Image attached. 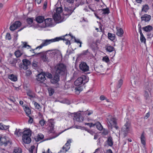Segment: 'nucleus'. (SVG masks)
<instances>
[{
    "label": "nucleus",
    "mask_w": 153,
    "mask_h": 153,
    "mask_svg": "<svg viewBox=\"0 0 153 153\" xmlns=\"http://www.w3.org/2000/svg\"><path fill=\"white\" fill-rule=\"evenodd\" d=\"M55 69V72L53 78L51 80L50 82L51 83L55 84V87L57 88L59 87L58 82L59 81V76L65 74L66 67L63 63H59L56 65Z\"/></svg>",
    "instance_id": "1"
},
{
    "label": "nucleus",
    "mask_w": 153,
    "mask_h": 153,
    "mask_svg": "<svg viewBox=\"0 0 153 153\" xmlns=\"http://www.w3.org/2000/svg\"><path fill=\"white\" fill-rule=\"evenodd\" d=\"M32 131L30 129H26L23 131V134L22 136V140L25 144H29L31 142L30 138Z\"/></svg>",
    "instance_id": "2"
},
{
    "label": "nucleus",
    "mask_w": 153,
    "mask_h": 153,
    "mask_svg": "<svg viewBox=\"0 0 153 153\" xmlns=\"http://www.w3.org/2000/svg\"><path fill=\"white\" fill-rule=\"evenodd\" d=\"M88 81V78L85 75H82L80 77L78 78L74 82V85L76 86H80L82 84H85Z\"/></svg>",
    "instance_id": "3"
},
{
    "label": "nucleus",
    "mask_w": 153,
    "mask_h": 153,
    "mask_svg": "<svg viewBox=\"0 0 153 153\" xmlns=\"http://www.w3.org/2000/svg\"><path fill=\"white\" fill-rule=\"evenodd\" d=\"M131 125L129 121H127L126 123L122 128V133L124 135V137H126L128 133L130 131Z\"/></svg>",
    "instance_id": "4"
},
{
    "label": "nucleus",
    "mask_w": 153,
    "mask_h": 153,
    "mask_svg": "<svg viewBox=\"0 0 153 153\" xmlns=\"http://www.w3.org/2000/svg\"><path fill=\"white\" fill-rule=\"evenodd\" d=\"M61 39L60 38H57L56 37L54 39H50L44 40H43L42 43L40 46H38L37 48H39V49L41 48L44 46H47L52 42L59 41Z\"/></svg>",
    "instance_id": "5"
},
{
    "label": "nucleus",
    "mask_w": 153,
    "mask_h": 153,
    "mask_svg": "<svg viewBox=\"0 0 153 153\" xmlns=\"http://www.w3.org/2000/svg\"><path fill=\"white\" fill-rule=\"evenodd\" d=\"M22 63L21 62L19 63V67L25 70L28 69V66L30 64V62L27 59H25L22 60Z\"/></svg>",
    "instance_id": "6"
},
{
    "label": "nucleus",
    "mask_w": 153,
    "mask_h": 153,
    "mask_svg": "<svg viewBox=\"0 0 153 153\" xmlns=\"http://www.w3.org/2000/svg\"><path fill=\"white\" fill-rule=\"evenodd\" d=\"M32 56H39L41 60L44 62H48L49 61L48 57L46 54L42 52L35 53V54L32 55Z\"/></svg>",
    "instance_id": "7"
},
{
    "label": "nucleus",
    "mask_w": 153,
    "mask_h": 153,
    "mask_svg": "<svg viewBox=\"0 0 153 153\" xmlns=\"http://www.w3.org/2000/svg\"><path fill=\"white\" fill-rule=\"evenodd\" d=\"M8 61L11 66L16 67V64L17 63L19 66V63L21 61V60L19 58H13L10 57L8 59Z\"/></svg>",
    "instance_id": "8"
},
{
    "label": "nucleus",
    "mask_w": 153,
    "mask_h": 153,
    "mask_svg": "<svg viewBox=\"0 0 153 153\" xmlns=\"http://www.w3.org/2000/svg\"><path fill=\"white\" fill-rule=\"evenodd\" d=\"M22 25L21 23L19 21H16L11 25L9 27L10 30L14 31L19 27Z\"/></svg>",
    "instance_id": "9"
},
{
    "label": "nucleus",
    "mask_w": 153,
    "mask_h": 153,
    "mask_svg": "<svg viewBox=\"0 0 153 153\" xmlns=\"http://www.w3.org/2000/svg\"><path fill=\"white\" fill-rule=\"evenodd\" d=\"M80 69L83 72H85L88 71L89 70V67L87 64L84 62H82L79 65Z\"/></svg>",
    "instance_id": "10"
},
{
    "label": "nucleus",
    "mask_w": 153,
    "mask_h": 153,
    "mask_svg": "<svg viewBox=\"0 0 153 153\" xmlns=\"http://www.w3.org/2000/svg\"><path fill=\"white\" fill-rule=\"evenodd\" d=\"M73 119L74 121L79 122H81L83 120V117L80 113L76 114L74 113V114Z\"/></svg>",
    "instance_id": "11"
},
{
    "label": "nucleus",
    "mask_w": 153,
    "mask_h": 153,
    "mask_svg": "<svg viewBox=\"0 0 153 153\" xmlns=\"http://www.w3.org/2000/svg\"><path fill=\"white\" fill-rule=\"evenodd\" d=\"M44 74V72H42L37 75L36 79L37 81L41 82L45 81L46 78Z\"/></svg>",
    "instance_id": "12"
},
{
    "label": "nucleus",
    "mask_w": 153,
    "mask_h": 153,
    "mask_svg": "<svg viewBox=\"0 0 153 153\" xmlns=\"http://www.w3.org/2000/svg\"><path fill=\"white\" fill-rule=\"evenodd\" d=\"M71 143V140H68L67 143L65 144V145L62 147L63 152H66L68 151L70 149L71 146L70 143Z\"/></svg>",
    "instance_id": "13"
},
{
    "label": "nucleus",
    "mask_w": 153,
    "mask_h": 153,
    "mask_svg": "<svg viewBox=\"0 0 153 153\" xmlns=\"http://www.w3.org/2000/svg\"><path fill=\"white\" fill-rule=\"evenodd\" d=\"M151 16L149 15L145 14L141 17V21H144L145 22H149L151 19Z\"/></svg>",
    "instance_id": "14"
},
{
    "label": "nucleus",
    "mask_w": 153,
    "mask_h": 153,
    "mask_svg": "<svg viewBox=\"0 0 153 153\" xmlns=\"http://www.w3.org/2000/svg\"><path fill=\"white\" fill-rule=\"evenodd\" d=\"M52 19L51 18H48L44 20L45 25L44 27H51L52 25Z\"/></svg>",
    "instance_id": "15"
},
{
    "label": "nucleus",
    "mask_w": 153,
    "mask_h": 153,
    "mask_svg": "<svg viewBox=\"0 0 153 153\" xmlns=\"http://www.w3.org/2000/svg\"><path fill=\"white\" fill-rule=\"evenodd\" d=\"M109 123L111 125H113V127L116 129H117L119 127L117 125V122L116 119L114 118H112L110 119V121L108 120Z\"/></svg>",
    "instance_id": "16"
},
{
    "label": "nucleus",
    "mask_w": 153,
    "mask_h": 153,
    "mask_svg": "<svg viewBox=\"0 0 153 153\" xmlns=\"http://www.w3.org/2000/svg\"><path fill=\"white\" fill-rule=\"evenodd\" d=\"M10 143V141L6 140V137H1L0 138V144L1 145H4L5 146H6L8 143Z\"/></svg>",
    "instance_id": "17"
},
{
    "label": "nucleus",
    "mask_w": 153,
    "mask_h": 153,
    "mask_svg": "<svg viewBox=\"0 0 153 153\" xmlns=\"http://www.w3.org/2000/svg\"><path fill=\"white\" fill-rule=\"evenodd\" d=\"M142 29L144 31L149 33L152 30L153 28L152 26L150 25H148L143 27Z\"/></svg>",
    "instance_id": "18"
},
{
    "label": "nucleus",
    "mask_w": 153,
    "mask_h": 153,
    "mask_svg": "<svg viewBox=\"0 0 153 153\" xmlns=\"http://www.w3.org/2000/svg\"><path fill=\"white\" fill-rule=\"evenodd\" d=\"M74 10V9L72 10V8L71 7H65L64 9V10L66 12V13L64 14V15L65 16H69L71 15L73 11Z\"/></svg>",
    "instance_id": "19"
},
{
    "label": "nucleus",
    "mask_w": 153,
    "mask_h": 153,
    "mask_svg": "<svg viewBox=\"0 0 153 153\" xmlns=\"http://www.w3.org/2000/svg\"><path fill=\"white\" fill-rule=\"evenodd\" d=\"M44 135L41 134H39L37 136H35L34 139L36 142H38L44 138Z\"/></svg>",
    "instance_id": "20"
},
{
    "label": "nucleus",
    "mask_w": 153,
    "mask_h": 153,
    "mask_svg": "<svg viewBox=\"0 0 153 153\" xmlns=\"http://www.w3.org/2000/svg\"><path fill=\"white\" fill-rule=\"evenodd\" d=\"M68 34H66L65 35L59 37H57V38H60L62 39H60V40H63L64 42L65 41V43L66 45H71V43L69 40H68V39H65V36H68Z\"/></svg>",
    "instance_id": "21"
},
{
    "label": "nucleus",
    "mask_w": 153,
    "mask_h": 153,
    "mask_svg": "<svg viewBox=\"0 0 153 153\" xmlns=\"http://www.w3.org/2000/svg\"><path fill=\"white\" fill-rule=\"evenodd\" d=\"M44 20V17L42 16H39L36 18V21L39 23L42 22Z\"/></svg>",
    "instance_id": "22"
},
{
    "label": "nucleus",
    "mask_w": 153,
    "mask_h": 153,
    "mask_svg": "<svg viewBox=\"0 0 153 153\" xmlns=\"http://www.w3.org/2000/svg\"><path fill=\"white\" fill-rule=\"evenodd\" d=\"M14 134L18 137H19L23 134V131L20 129H17L16 128V131L14 132Z\"/></svg>",
    "instance_id": "23"
},
{
    "label": "nucleus",
    "mask_w": 153,
    "mask_h": 153,
    "mask_svg": "<svg viewBox=\"0 0 153 153\" xmlns=\"http://www.w3.org/2000/svg\"><path fill=\"white\" fill-rule=\"evenodd\" d=\"M108 145L110 146H112L113 145V142L112 138L110 136L108 137V139L106 141Z\"/></svg>",
    "instance_id": "24"
},
{
    "label": "nucleus",
    "mask_w": 153,
    "mask_h": 153,
    "mask_svg": "<svg viewBox=\"0 0 153 153\" xmlns=\"http://www.w3.org/2000/svg\"><path fill=\"white\" fill-rule=\"evenodd\" d=\"M94 124V126H96V128L99 130L101 131L102 130L103 127L99 122H97L95 123Z\"/></svg>",
    "instance_id": "25"
},
{
    "label": "nucleus",
    "mask_w": 153,
    "mask_h": 153,
    "mask_svg": "<svg viewBox=\"0 0 153 153\" xmlns=\"http://www.w3.org/2000/svg\"><path fill=\"white\" fill-rule=\"evenodd\" d=\"M8 78L9 79L14 82H15L17 80V76L13 74L9 75Z\"/></svg>",
    "instance_id": "26"
},
{
    "label": "nucleus",
    "mask_w": 153,
    "mask_h": 153,
    "mask_svg": "<svg viewBox=\"0 0 153 153\" xmlns=\"http://www.w3.org/2000/svg\"><path fill=\"white\" fill-rule=\"evenodd\" d=\"M141 142L142 144L145 146L146 145V138L144 135V132H143L140 137Z\"/></svg>",
    "instance_id": "27"
},
{
    "label": "nucleus",
    "mask_w": 153,
    "mask_h": 153,
    "mask_svg": "<svg viewBox=\"0 0 153 153\" xmlns=\"http://www.w3.org/2000/svg\"><path fill=\"white\" fill-rule=\"evenodd\" d=\"M27 95L31 98H33L35 97V94L31 90H28L27 92Z\"/></svg>",
    "instance_id": "28"
},
{
    "label": "nucleus",
    "mask_w": 153,
    "mask_h": 153,
    "mask_svg": "<svg viewBox=\"0 0 153 153\" xmlns=\"http://www.w3.org/2000/svg\"><path fill=\"white\" fill-rule=\"evenodd\" d=\"M124 33V32L123 29L122 28H120L119 29H117V34L118 36L122 37L123 34Z\"/></svg>",
    "instance_id": "29"
},
{
    "label": "nucleus",
    "mask_w": 153,
    "mask_h": 153,
    "mask_svg": "<svg viewBox=\"0 0 153 153\" xmlns=\"http://www.w3.org/2000/svg\"><path fill=\"white\" fill-rule=\"evenodd\" d=\"M108 38L112 41H114L115 39V35L114 34L108 33Z\"/></svg>",
    "instance_id": "30"
},
{
    "label": "nucleus",
    "mask_w": 153,
    "mask_h": 153,
    "mask_svg": "<svg viewBox=\"0 0 153 153\" xmlns=\"http://www.w3.org/2000/svg\"><path fill=\"white\" fill-rule=\"evenodd\" d=\"M106 50L109 52H111L114 50V48L111 45H107L106 46Z\"/></svg>",
    "instance_id": "31"
},
{
    "label": "nucleus",
    "mask_w": 153,
    "mask_h": 153,
    "mask_svg": "<svg viewBox=\"0 0 153 153\" xmlns=\"http://www.w3.org/2000/svg\"><path fill=\"white\" fill-rule=\"evenodd\" d=\"M24 110L25 113L27 114V116H29V115L31 114V110L28 107L25 106L24 108Z\"/></svg>",
    "instance_id": "32"
},
{
    "label": "nucleus",
    "mask_w": 153,
    "mask_h": 153,
    "mask_svg": "<svg viewBox=\"0 0 153 153\" xmlns=\"http://www.w3.org/2000/svg\"><path fill=\"white\" fill-rule=\"evenodd\" d=\"M48 91L50 96H51L54 93V89L51 87H49L48 88Z\"/></svg>",
    "instance_id": "33"
},
{
    "label": "nucleus",
    "mask_w": 153,
    "mask_h": 153,
    "mask_svg": "<svg viewBox=\"0 0 153 153\" xmlns=\"http://www.w3.org/2000/svg\"><path fill=\"white\" fill-rule=\"evenodd\" d=\"M49 126L50 130H49V132L50 133H53L54 132V125L53 123V122L50 123V124H49Z\"/></svg>",
    "instance_id": "34"
},
{
    "label": "nucleus",
    "mask_w": 153,
    "mask_h": 153,
    "mask_svg": "<svg viewBox=\"0 0 153 153\" xmlns=\"http://www.w3.org/2000/svg\"><path fill=\"white\" fill-rule=\"evenodd\" d=\"M22 152V149L20 148L15 147L13 153H21Z\"/></svg>",
    "instance_id": "35"
},
{
    "label": "nucleus",
    "mask_w": 153,
    "mask_h": 153,
    "mask_svg": "<svg viewBox=\"0 0 153 153\" xmlns=\"http://www.w3.org/2000/svg\"><path fill=\"white\" fill-rule=\"evenodd\" d=\"M9 128V126H5L2 123H0V130H7Z\"/></svg>",
    "instance_id": "36"
},
{
    "label": "nucleus",
    "mask_w": 153,
    "mask_h": 153,
    "mask_svg": "<svg viewBox=\"0 0 153 153\" xmlns=\"http://www.w3.org/2000/svg\"><path fill=\"white\" fill-rule=\"evenodd\" d=\"M123 84V80L122 79H120L117 82L116 88L117 89L120 88Z\"/></svg>",
    "instance_id": "37"
},
{
    "label": "nucleus",
    "mask_w": 153,
    "mask_h": 153,
    "mask_svg": "<svg viewBox=\"0 0 153 153\" xmlns=\"http://www.w3.org/2000/svg\"><path fill=\"white\" fill-rule=\"evenodd\" d=\"M149 9V6L147 4H145V5L143 6V8L142 9V11L146 12Z\"/></svg>",
    "instance_id": "38"
},
{
    "label": "nucleus",
    "mask_w": 153,
    "mask_h": 153,
    "mask_svg": "<svg viewBox=\"0 0 153 153\" xmlns=\"http://www.w3.org/2000/svg\"><path fill=\"white\" fill-rule=\"evenodd\" d=\"M53 19L55 21H58L60 19V15L59 14L55 13L53 16Z\"/></svg>",
    "instance_id": "39"
},
{
    "label": "nucleus",
    "mask_w": 153,
    "mask_h": 153,
    "mask_svg": "<svg viewBox=\"0 0 153 153\" xmlns=\"http://www.w3.org/2000/svg\"><path fill=\"white\" fill-rule=\"evenodd\" d=\"M44 74L45 75V76H46L47 77L51 79V80L53 78L51 74L50 73L46 72V73L44 72Z\"/></svg>",
    "instance_id": "40"
},
{
    "label": "nucleus",
    "mask_w": 153,
    "mask_h": 153,
    "mask_svg": "<svg viewBox=\"0 0 153 153\" xmlns=\"http://www.w3.org/2000/svg\"><path fill=\"white\" fill-rule=\"evenodd\" d=\"M102 11H103L102 14H108L110 13V10L108 8H107L105 9H102L101 10Z\"/></svg>",
    "instance_id": "41"
},
{
    "label": "nucleus",
    "mask_w": 153,
    "mask_h": 153,
    "mask_svg": "<svg viewBox=\"0 0 153 153\" xmlns=\"http://www.w3.org/2000/svg\"><path fill=\"white\" fill-rule=\"evenodd\" d=\"M15 55L16 56V58H18V57H20L22 55V53H21L20 51L17 50L15 52Z\"/></svg>",
    "instance_id": "42"
},
{
    "label": "nucleus",
    "mask_w": 153,
    "mask_h": 153,
    "mask_svg": "<svg viewBox=\"0 0 153 153\" xmlns=\"http://www.w3.org/2000/svg\"><path fill=\"white\" fill-rule=\"evenodd\" d=\"M140 41L141 42L146 44V39L143 34L140 35Z\"/></svg>",
    "instance_id": "43"
},
{
    "label": "nucleus",
    "mask_w": 153,
    "mask_h": 153,
    "mask_svg": "<svg viewBox=\"0 0 153 153\" xmlns=\"http://www.w3.org/2000/svg\"><path fill=\"white\" fill-rule=\"evenodd\" d=\"M62 8L61 7H57L56 9V13L59 14L62 13Z\"/></svg>",
    "instance_id": "44"
},
{
    "label": "nucleus",
    "mask_w": 153,
    "mask_h": 153,
    "mask_svg": "<svg viewBox=\"0 0 153 153\" xmlns=\"http://www.w3.org/2000/svg\"><path fill=\"white\" fill-rule=\"evenodd\" d=\"M38 62L35 61L33 62L32 66L34 68L36 69L38 68Z\"/></svg>",
    "instance_id": "45"
},
{
    "label": "nucleus",
    "mask_w": 153,
    "mask_h": 153,
    "mask_svg": "<svg viewBox=\"0 0 153 153\" xmlns=\"http://www.w3.org/2000/svg\"><path fill=\"white\" fill-rule=\"evenodd\" d=\"M26 21L28 24L29 25L33 23V18H27L26 19Z\"/></svg>",
    "instance_id": "46"
},
{
    "label": "nucleus",
    "mask_w": 153,
    "mask_h": 153,
    "mask_svg": "<svg viewBox=\"0 0 153 153\" xmlns=\"http://www.w3.org/2000/svg\"><path fill=\"white\" fill-rule=\"evenodd\" d=\"M23 45L22 47V48H26L27 47L28 48H27V49L31 48V46L27 44V43L25 42H24L23 43Z\"/></svg>",
    "instance_id": "47"
},
{
    "label": "nucleus",
    "mask_w": 153,
    "mask_h": 153,
    "mask_svg": "<svg viewBox=\"0 0 153 153\" xmlns=\"http://www.w3.org/2000/svg\"><path fill=\"white\" fill-rule=\"evenodd\" d=\"M84 128L85 130L87 131L89 133L92 135H93L95 133L94 131H92V130L88 129L85 127H84Z\"/></svg>",
    "instance_id": "48"
},
{
    "label": "nucleus",
    "mask_w": 153,
    "mask_h": 153,
    "mask_svg": "<svg viewBox=\"0 0 153 153\" xmlns=\"http://www.w3.org/2000/svg\"><path fill=\"white\" fill-rule=\"evenodd\" d=\"M102 60L107 63L108 62L110 61L108 57L107 56H105L103 57Z\"/></svg>",
    "instance_id": "49"
},
{
    "label": "nucleus",
    "mask_w": 153,
    "mask_h": 153,
    "mask_svg": "<svg viewBox=\"0 0 153 153\" xmlns=\"http://www.w3.org/2000/svg\"><path fill=\"white\" fill-rule=\"evenodd\" d=\"M108 133V131L105 128L103 129V132L102 133V134L103 135H106Z\"/></svg>",
    "instance_id": "50"
},
{
    "label": "nucleus",
    "mask_w": 153,
    "mask_h": 153,
    "mask_svg": "<svg viewBox=\"0 0 153 153\" xmlns=\"http://www.w3.org/2000/svg\"><path fill=\"white\" fill-rule=\"evenodd\" d=\"M45 121L44 120V119H42L39 121V123L42 126H43L45 124Z\"/></svg>",
    "instance_id": "51"
},
{
    "label": "nucleus",
    "mask_w": 153,
    "mask_h": 153,
    "mask_svg": "<svg viewBox=\"0 0 153 153\" xmlns=\"http://www.w3.org/2000/svg\"><path fill=\"white\" fill-rule=\"evenodd\" d=\"M34 105L35 107V108L36 109H39L40 108V105L37 102H35L34 103Z\"/></svg>",
    "instance_id": "52"
},
{
    "label": "nucleus",
    "mask_w": 153,
    "mask_h": 153,
    "mask_svg": "<svg viewBox=\"0 0 153 153\" xmlns=\"http://www.w3.org/2000/svg\"><path fill=\"white\" fill-rule=\"evenodd\" d=\"M88 53H90L88 49L86 50L83 51L82 53V55H87Z\"/></svg>",
    "instance_id": "53"
},
{
    "label": "nucleus",
    "mask_w": 153,
    "mask_h": 153,
    "mask_svg": "<svg viewBox=\"0 0 153 153\" xmlns=\"http://www.w3.org/2000/svg\"><path fill=\"white\" fill-rule=\"evenodd\" d=\"M35 146L33 145L31 146L29 149L30 153H33V150L35 149Z\"/></svg>",
    "instance_id": "54"
},
{
    "label": "nucleus",
    "mask_w": 153,
    "mask_h": 153,
    "mask_svg": "<svg viewBox=\"0 0 153 153\" xmlns=\"http://www.w3.org/2000/svg\"><path fill=\"white\" fill-rule=\"evenodd\" d=\"M85 125L88 126L90 128L94 126V124L92 123H85Z\"/></svg>",
    "instance_id": "55"
},
{
    "label": "nucleus",
    "mask_w": 153,
    "mask_h": 153,
    "mask_svg": "<svg viewBox=\"0 0 153 153\" xmlns=\"http://www.w3.org/2000/svg\"><path fill=\"white\" fill-rule=\"evenodd\" d=\"M6 38L8 40H10L11 39V36L10 33H7L6 36Z\"/></svg>",
    "instance_id": "56"
},
{
    "label": "nucleus",
    "mask_w": 153,
    "mask_h": 153,
    "mask_svg": "<svg viewBox=\"0 0 153 153\" xmlns=\"http://www.w3.org/2000/svg\"><path fill=\"white\" fill-rule=\"evenodd\" d=\"M144 96L147 99L149 97V94L148 91H144Z\"/></svg>",
    "instance_id": "57"
},
{
    "label": "nucleus",
    "mask_w": 153,
    "mask_h": 153,
    "mask_svg": "<svg viewBox=\"0 0 153 153\" xmlns=\"http://www.w3.org/2000/svg\"><path fill=\"white\" fill-rule=\"evenodd\" d=\"M47 3L48 2L46 0L44 2L43 7V9H45L47 8Z\"/></svg>",
    "instance_id": "58"
},
{
    "label": "nucleus",
    "mask_w": 153,
    "mask_h": 153,
    "mask_svg": "<svg viewBox=\"0 0 153 153\" xmlns=\"http://www.w3.org/2000/svg\"><path fill=\"white\" fill-rule=\"evenodd\" d=\"M75 90L76 92L77 91H78L79 92V93L80 92L82 91V90L81 89L80 86L79 87H76Z\"/></svg>",
    "instance_id": "59"
},
{
    "label": "nucleus",
    "mask_w": 153,
    "mask_h": 153,
    "mask_svg": "<svg viewBox=\"0 0 153 153\" xmlns=\"http://www.w3.org/2000/svg\"><path fill=\"white\" fill-rule=\"evenodd\" d=\"M66 52H67V53H66V55L68 56L72 53V51L70 49V50L68 49L67 50Z\"/></svg>",
    "instance_id": "60"
},
{
    "label": "nucleus",
    "mask_w": 153,
    "mask_h": 153,
    "mask_svg": "<svg viewBox=\"0 0 153 153\" xmlns=\"http://www.w3.org/2000/svg\"><path fill=\"white\" fill-rule=\"evenodd\" d=\"M100 99L101 100H106V98L103 95H101L100 97Z\"/></svg>",
    "instance_id": "61"
},
{
    "label": "nucleus",
    "mask_w": 153,
    "mask_h": 153,
    "mask_svg": "<svg viewBox=\"0 0 153 153\" xmlns=\"http://www.w3.org/2000/svg\"><path fill=\"white\" fill-rule=\"evenodd\" d=\"M139 32L140 33V35H143V33H142L141 30V25H140L139 27L138 28Z\"/></svg>",
    "instance_id": "62"
},
{
    "label": "nucleus",
    "mask_w": 153,
    "mask_h": 153,
    "mask_svg": "<svg viewBox=\"0 0 153 153\" xmlns=\"http://www.w3.org/2000/svg\"><path fill=\"white\" fill-rule=\"evenodd\" d=\"M32 74L31 71L29 70L27 71L26 75L27 76L30 75Z\"/></svg>",
    "instance_id": "63"
},
{
    "label": "nucleus",
    "mask_w": 153,
    "mask_h": 153,
    "mask_svg": "<svg viewBox=\"0 0 153 153\" xmlns=\"http://www.w3.org/2000/svg\"><path fill=\"white\" fill-rule=\"evenodd\" d=\"M30 117V119L28 121V122L29 123H32L33 122V120L32 118L30 117Z\"/></svg>",
    "instance_id": "64"
}]
</instances>
